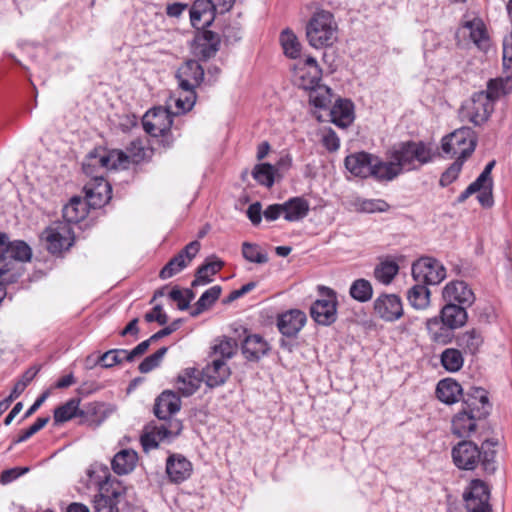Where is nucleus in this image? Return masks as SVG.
Segmentation results:
<instances>
[{
    "label": "nucleus",
    "instance_id": "obj_1",
    "mask_svg": "<svg viewBox=\"0 0 512 512\" xmlns=\"http://www.w3.org/2000/svg\"><path fill=\"white\" fill-rule=\"evenodd\" d=\"M488 392L482 387H470L463 396L461 409L453 416L451 431L459 438L470 437L491 413Z\"/></svg>",
    "mask_w": 512,
    "mask_h": 512
},
{
    "label": "nucleus",
    "instance_id": "obj_2",
    "mask_svg": "<svg viewBox=\"0 0 512 512\" xmlns=\"http://www.w3.org/2000/svg\"><path fill=\"white\" fill-rule=\"evenodd\" d=\"M32 250L23 240L9 241L6 233L0 232V303L6 296L5 285L15 283L22 275L19 262L30 261Z\"/></svg>",
    "mask_w": 512,
    "mask_h": 512
},
{
    "label": "nucleus",
    "instance_id": "obj_3",
    "mask_svg": "<svg viewBox=\"0 0 512 512\" xmlns=\"http://www.w3.org/2000/svg\"><path fill=\"white\" fill-rule=\"evenodd\" d=\"M388 159H395L402 172L419 171L423 166L432 163L438 156L432 143L423 140L400 141L386 152Z\"/></svg>",
    "mask_w": 512,
    "mask_h": 512
},
{
    "label": "nucleus",
    "instance_id": "obj_4",
    "mask_svg": "<svg viewBox=\"0 0 512 512\" xmlns=\"http://www.w3.org/2000/svg\"><path fill=\"white\" fill-rule=\"evenodd\" d=\"M179 88L184 95L179 96L176 101L177 113H186L195 105L197 95L195 89L204 80V69L196 60H187L176 72Z\"/></svg>",
    "mask_w": 512,
    "mask_h": 512
},
{
    "label": "nucleus",
    "instance_id": "obj_5",
    "mask_svg": "<svg viewBox=\"0 0 512 512\" xmlns=\"http://www.w3.org/2000/svg\"><path fill=\"white\" fill-rule=\"evenodd\" d=\"M310 46L321 49L332 46L337 40L338 26L334 15L326 10L314 12L305 28Z\"/></svg>",
    "mask_w": 512,
    "mask_h": 512
},
{
    "label": "nucleus",
    "instance_id": "obj_6",
    "mask_svg": "<svg viewBox=\"0 0 512 512\" xmlns=\"http://www.w3.org/2000/svg\"><path fill=\"white\" fill-rule=\"evenodd\" d=\"M162 420L164 423L159 426L147 425L144 428L140 442L145 452L158 448L160 442L170 443L181 434L182 421L172 416Z\"/></svg>",
    "mask_w": 512,
    "mask_h": 512
},
{
    "label": "nucleus",
    "instance_id": "obj_7",
    "mask_svg": "<svg viewBox=\"0 0 512 512\" xmlns=\"http://www.w3.org/2000/svg\"><path fill=\"white\" fill-rule=\"evenodd\" d=\"M129 156L122 150H105L98 147L89 152L86 161L82 165L83 172L88 176L99 175L97 169H117L126 167Z\"/></svg>",
    "mask_w": 512,
    "mask_h": 512
},
{
    "label": "nucleus",
    "instance_id": "obj_8",
    "mask_svg": "<svg viewBox=\"0 0 512 512\" xmlns=\"http://www.w3.org/2000/svg\"><path fill=\"white\" fill-rule=\"evenodd\" d=\"M477 135L470 127H461L442 138L441 148L445 154L465 161L474 152Z\"/></svg>",
    "mask_w": 512,
    "mask_h": 512
},
{
    "label": "nucleus",
    "instance_id": "obj_9",
    "mask_svg": "<svg viewBox=\"0 0 512 512\" xmlns=\"http://www.w3.org/2000/svg\"><path fill=\"white\" fill-rule=\"evenodd\" d=\"M142 125L144 131L152 137H162L164 147H170L172 140L169 133L172 126L171 113L162 107L149 110L143 116Z\"/></svg>",
    "mask_w": 512,
    "mask_h": 512
},
{
    "label": "nucleus",
    "instance_id": "obj_10",
    "mask_svg": "<svg viewBox=\"0 0 512 512\" xmlns=\"http://www.w3.org/2000/svg\"><path fill=\"white\" fill-rule=\"evenodd\" d=\"M321 298L310 307L312 319L319 325L329 326L337 319V296L331 288L319 286Z\"/></svg>",
    "mask_w": 512,
    "mask_h": 512
},
{
    "label": "nucleus",
    "instance_id": "obj_11",
    "mask_svg": "<svg viewBox=\"0 0 512 512\" xmlns=\"http://www.w3.org/2000/svg\"><path fill=\"white\" fill-rule=\"evenodd\" d=\"M412 276L417 282L437 285L446 278L443 264L432 257H421L412 264Z\"/></svg>",
    "mask_w": 512,
    "mask_h": 512
},
{
    "label": "nucleus",
    "instance_id": "obj_12",
    "mask_svg": "<svg viewBox=\"0 0 512 512\" xmlns=\"http://www.w3.org/2000/svg\"><path fill=\"white\" fill-rule=\"evenodd\" d=\"M494 110V104L484 92L474 93L461 108V116L475 126L485 123Z\"/></svg>",
    "mask_w": 512,
    "mask_h": 512
},
{
    "label": "nucleus",
    "instance_id": "obj_13",
    "mask_svg": "<svg viewBox=\"0 0 512 512\" xmlns=\"http://www.w3.org/2000/svg\"><path fill=\"white\" fill-rule=\"evenodd\" d=\"M463 498L468 512H492L489 487L480 479L471 481Z\"/></svg>",
    "mask_w": 512,
    "mask_h": 512
},
{
    "label": "nucleus",
    "instance_id": "obj_14",
    "mask_svg": "<svg viewBox=\"0 0 512 512\" xmlns=\"http://www.w3.org/2000/svg\"><path fill=\"white\" fill-rule=\"evenodd\" d=\"M200 248L201 244L198 240L188 243L165 264L159 273V277L165 280L181 272L195 258Z\"/></svg>",
    "mask_w": 512,
    "mask_h": 512
},
{
    "label": "nucleus",
    "instance_id": "obj_15",
    "mask_svg": "<svg viewBox=\"0 0 512 512\" xmlns=\"http://www.w3.org/2000/svg\"><path fill=\"white\" fill-rule=\"evenodd\" d=\"M42 235L46 241L48 251L54 255H59L64 250H68L74 242L72 230L67 224L50 226L44 230Z\"/></svg>",
    "mask_w": 512,
    "mask_h": 512
},
{
    "label": "nucleus",
    "instance_id": "obj_16",
    "mask_svg": "<svg viewBox=\"0 0 512 512\" xmlns=\"http://www.w3.org/2000/svg\"><path fill=\"white\" fill-rule=\"evenodd\" d=\"M374 313L386 322H395L403 316V304L396 294L383 293L373 303Z\"/></svg>",
    "mask_w": 512,
    "mask_h": 512
},
{
    "label": "nucleus",
    "instance_id": "obj_17",
    "mask_svg": "<svg viewBox=\"0 0 512 512\" xmlns=\"http://www.w3.org/2000/svg\"><path fill=\"white\" fill-rule=\"evenodd\" d=\"M452 459L461 470H474L480 462L479 447L469 440H463L452 448Z\"/></svg>",
    "mask_w": 512,
    "mask_h": 512
},
{
    "label": "nucleus",
    "instance_id": "obj_18",
    "mask_svg": "<svg viewBox=\"0 0 512 512\" xmlns=\"http://www.w3.org/2000/svg\"><path fill=\"white\" fill-rule=\"evenodd\" d=\"M92 179L84 186L88 204L93 208L104 206L112 197V188L103 175L90 176Z\"/></svg>",
    "mask_w": 512,
    "mask_h": 512
},
{
    "label": "nucleus",
    "instance_id": "obj_19",
    "mask_svg": "<svg viewBox=\"0 0 512 512\" xmlns=\"http://www.w3.org/2000/svg\"><path fill=\"white\" fill-rule=\"evenodd\" d=\"M220 43L221 39L217 33L203 29L199 31L194 38V54L201 60L207 61L214 57L219 51Z\"/></svg>",
    "mask_w": 512,
    "mask_h": 512
},
{
    "label": "nucleus",
    "instance_id": "obj_20",
    "mask_svg": "<svg viewBox=\"0 0 512 512\" xmlns=\"http://www.w3.org/2000/svg\"><path fill=\"white\" fill-rule=\"evenodd\" d=\"M165 470L171 483L180 484L191 476L193 466L184 455L171 453L166 459Z\"/></svg>",
    "mask_w": 512,
    "mask_h": 512
},
{
    "label": "nucleus",
    "instance_id": "obj_21",
    "mask_svg": "<svg viewBox=\"0 0 512 512\" xmlns=\"http://www.w3.org/2000/svg\"><path fill=\"white\" fill-rule=\"evenodd\" d=\"M442 297L446 303L471 306L475 302V295L469 285L464 281H451L445 285Z\"/></svg>",
    "mask_w": 512,
    "mask_h": 512
},
{
    "label": "nucleus",
    "instance_id": "obj_22",
    "mask_svg": "<svg viewBox=\"0 0 512 512\" xmlns=\"http://www.w3.org/2000/svg\"><path fill=\"white\" fill-rule=\"evenodd\" d=\"M231 376V369L223 359H212L202 370V380L209 388L224 385Z\"/></svg>",
    "mask_w": 512,
    "mask_h": 512
},
{
    "label": "nucleus",
    "instance_id": "obj_23",
    "mask_svg": "<svg viewBox=\"0 0 512 512\" xmlns=\"http://www.w3.org/2000/svg\"><path fill=\"white\" fill-rule=\"evenodd\" d=\"M376 155L360 151L347 155L344 159L345 168L355 177L366 179L370 177L373 161Z\"/></svg>",
    "mask_w": 512,
    "mask_h": 512
},
{
    "label": "nucleus",
    "instance_id": "obj_24",
    "mask_svg": "<svg viewBox=\"0 0 512 512\" xmlns=\"http://www.w3.org/2000/svg\"><path fill=\"white\" fill-rule=\"evenodd\" d=\"M306 314L299 309H291L277 317V327L285 337H296L305 325Z\"/></svg>",
    "mask_w": 512,
    "mask_h": 512
},
{
    "label": "nucleus",
    "instance_id": "obj_25",
    "mask_svg": "<svg viewBox=\"0 0 512 512\" xmlns=\"http://www.w3.org/2000/svg\"><path fill=\"white\" fill-rule=\"evenodd\" d=\"M181 408L179 395L171 390L163 391L155 400L154 414L158 419H166L172 416Z\"/></svg>",
    "mask_w": 512,
    "mask_h": 512
},
{
    "label": "nucleus",
    "instance_id": "obj_26",
    "mask_svg": "<svg viewBox=\"0 0 512 512\" xmlns=\"http://www.w3.org/2000/svg\"><path fill=\"white\" fill-rule=\"evenodd\" d=\"M467 305L446 303L440 310L439 318L453 330L463 327L468 320Z\"/></svg>",
    "mask_w": 512,
    "mask_h": 512
},
{
    "label": "nucleus",
    "instance_id": "obj_27",
    "mask_svg": "<svg viewBox=\"0 0 512 512\" xmlns=\"http://www.w3.org/2000/svg\"><path fill=\"white\" fill-rule=\"evenodd\" d=\"M401 174L403 172L395 159L383 161L380 157L376 156V160L373 161L370 177L379 182H390Z\"/></svg>",
    "mask_w": 512,
    "mask_h": 512
},
{
    "label": "nucleus",
    "instance_id": "obj_28",
    "mask_svg": "<svg viewBox=\"0 0 512 512\" xmlns=\"http://www.w3.org/2000/svg\"><path fill=\"white\" fill-rule=\"evenodd\" d=\"M426 329L429 339L435 344L447 345L456 337L454 330L445 325V323L437 316L427 319Z\"/></svg>",
    "mask_w": 512,
    "mask_h": 512
},
{
    "label": "nucleus",
    "instance_id": "obj_29",
    "mask_svg": "<svg viewBox=\"0 0 512 512\" xmlns=\"http://www.w3.org/2000/svg\"><path fill=\"white\" fill-rule=\"evenodd\" d=\"M331 121L340 128L350 126L354 119V104L350 99H337L330 109Z\"/></svg>",
    "mask_w": 512,
    "mask_h": 512
},
{
    "label": "nucleus",
    "instance_id": "obj_30",
    "mask_svg": "<svg viewBox=\"0 0 512 512\" xmlns=\"http://www.w3.org/2000/svg\"><path fill=\"white\" fill-rule=\"evenodd\" d=\"M218 14L216 7L211 0H195L190 9V20L194 27H198L202 18L204 22L203 27H208L215 20Z\"/></svg>",
    "mask_w": 512,
    "mask_h": 512
},
{
    "label": "nucleus",
    "instance_id": "obj_31",
    "mask_svg": "<svg viewBox=\"0 0 512 512\" xmlns=\"http://www.w3.org/2000/svg\"><path fill=\"white\" fill-rule=\"evenodd\" d=\"M465 394L460 383L452 378L440 380L436 387L437 398L447 405L457 403L460 399L463 401Z\"/></svg>",
    "mask_w": 512,
    "mask_h": 512
},
{
    "label": "nucleus",
    "instance_id": "obj_32",
    "mask_svg": "<svg viewBox=\"0 0 512 512\" xmlns=\"http://www.w3.org/2000/svg\"><path fill=\"white\" fill-rule=\"evenodd\" d=\"M270 350L267 341L258 334L248 335L242 343V353L249 361H258Z\"/></svg>",
    "mask_w": 512,
    "mask_h": 512
},
{
    "label": "nucleus",
    "instance_id": "obj_33",
    "mask_svg": "<svg viewBox=\"0 0 512 512\" xmlns=\"http://www.w3.org/2000/svg\"><path fill=\"white\" fill-rule=\"evenodd\" d=\"M201 382L196 368H186L177 376L176 388L182 396L189 397L199 389Z\"/></svg>",
    "mask_w": 512,
    "mask_h": 512
},
{
    "label": "nucleus",
    "instance_id": "obj_34",
    "mask_svg": "<svg viewBox=\"0 0 512 512\" xmlns=\"http://www.w3.org/2000/svg\"><path fill=\"white\" fill-rule=\"evenodd\" d=\"M456 344L466 353L476 355L483 345L484 338L479 329L472 328L455 337Z\"/></svg>",
    "mask_w": 512,
    "mask_h": 512
},
{
    "label": "nucleus",
    "instance_id": "obj_35",
    "mask_svg": "<svg viewBox=\"0 0 512 512\" xmlns=\"http://www.w3.org/2000/svg\"><path fill=\"white\" fill-rule=\"evenodd\" d=\"M138 461L137 453L132 449H122L111 461V467L117 475H126L134 470Z\"/></svg>",
    "mask_w": 512,
    "mask_h": 512
},
{
    "label": "nucleus",
    "instance_id": "obj_36",
    "mask_svg": "<svg viewBox=\"0 0 512 512\" xmlns=\"http://www.w3.org/2000/svg\"><path fill=\"white\" fill-rule=\"evenodd\" d=\"M224 266L222 260L216 259L215 256L207 258L205 263L199 266L192 281V287L208 284L212 281L211 276L217 274Z\"/></svg>",
    "mask_w": 512,
    "mask_h": 512
},
{
    "label": "nucleus",
    "instance_id": "obj_37",
    "mask_svg": "<svg viewBox=\"0 0 512 512\" xmlns=\"http://www.w3.org/2000/svg\"><path fill=\"white\" fill-rule=\"evenodd\" d=\"M284 219L289 222L300 221L310 210L309 202L302 197H293L283 203Z\"/></svg>",
    "mask_w": 512,
    "mask_h": 512
},
{
    "label": "nucleus",
    "instance_id": "obj_38",
    "mask_svg": "<svg viewBox=\"0 0 512 512\" xmlns=\"http://www.w3.org/2000/svg\"><path fill=\"white\" fill-rule=\"evenodd\" d=\"M237 349L238 344L234 338L222 336L214 340L209 356L212 359H223L226 362L236 354Z\"/></svg>",
    "mask_w": 512,
    "mask_h": 512
},
{
    "label": "nucleus",
    "instance_id": "obj_39",
    "mask_svg": "<svg viewBox=\"0 0 512 512\" xmlns=\"http://www.w3.org/2000/svg\"><path fill=\"white\" fill-rule=\"evenodd\" d=\"M105 473L106 475L104 480L99 482L101 492L97 496H108L112 503L118 504L119 498L123 497L125 494V488L116 479H111V475L109 474L107 467H105Z\"/></svg>",
    "mask_w": 512,
    "mask_h": 512
},
{
    "label": "nucleus",
    "instance_id": "obj_40",
    "mask_svg": "<svg viewBox=\"0 0 512 512\" xmlns=\"http://www.w3.org/2000/svg\"><path fill=\"white\" fill-rule=\"evenodd\" d=\"M464 27L469 29L470 39L480 50L486 51L489 48V36L481 19L468 21Z\"/></svg>",
    "mask_w": 512,
    "mask_h": 512
},
{
    "label": "nucleus",
    "instance_id": "obj_41",
    "mask_svg": "<svg viewBox=\"0 0 512 512\" xmlns=\"http://www.w3.org/2000/svg\"><path fill=\"white\" fill-rule=\"evenodd\" d=\"M410 305L417 310H424L430 304V290L425 284H416L407 291Z\"/></svg>",
    "mask_w": 512,
    "mask_h": 512
},
{
    "label": "nucleus",
    "instance_id": "obj_42",
    "mask_svg": "<svg viewBox=\"0 0 512 512\" xmlns=\"http://www.w3.org/2000/svg\"><path fill=\"white\" fill-rule=\"evenodd\" d=\"M296 76L298 86L304 90H309L315 88L319 85V82L322 77V69L321 68H305V67H296Z\"/></svg>",
    "mask_w": 512,
    "mask_h": 512
},
{
    "label": "nucleus",
    "instance_id": "obj_43",
    "mask_svg": "<svg viewBox=\"0 0 512 512\" xmlns=\"http://www.w3.org/2000/svg\"><path fill=\"white\" fill-rule=\"evenodd\" d=\"M79 405V398H71L64 404L56 407L53 415L55 424L67 422L76 416L80 417Z\"/></svg>",
    "mask_w": 512,
    "mask_h": 512
},
{
    "label": "nucleus",
    "instance_id": "obj_44",
    "mask_svg": "<svg viewBox=\"0 0 512 512\" xmlns=\"http://www.w3.org/2000/svg\"><path fill=\"white\" fill-rule=\"evenodd\" d=\"M222 288L219 285L207 289L195 303L194 309L190 312L192 317H196L209 309L220 297Z\"/></svg>",
    "mask_w": 512,
    "mask_h": 512
},
{
    "label": "nucleus",
    "instance_id": "obj_45",
    "mask_svg": "<svg viewBox=\"0 0 512 512\" xmlns=\"http://www.w3.org/2000/svg\"><path fill=\"white\" fill-rule=\"evenodd\" d=\"M498 444L495 440L487 439L482 442L480 451L481 457L480 462L483 470L488 474H493L496 471V450L494 447Z\"/></svg>",
    "mask_w": 512,
    "mask_h": 512
},
{
    "label": "nucleus",
    "instance_id": "obj_46",
    "mask_svg": "<svg viewBox=\"0 0 512 512\" xmlns=\"http://www.w3.org/2000/svg\"><path fill=\"white\" fill-rule=\"evenodd\" d=\"M440 362L446 371L451 373L458 372L464 364L462 351L456 348H447L442 351Z\"/></svg>",
    "mask_w": 512,
    "mask_h": 512
},
{
    "label": "nucleus",
    "instance_id": "obj_47",
    "mask_svg": "<svg viewBox=\"0 0 512 512\" xmlns=\"http://www.w3.org/2000/svg\"><path fill=\"white\" fill-rule=\"evenodd\" d=\"M352 206L356 212L376 213L386 212L390 209V205L382 199H365L357 197L353 200Z\"/></svg>",
    "mask_w": 512,
    "mask_h": 512
},
{
    "label": "nucleus",
    "instance_id": "obj_48",
    "mask_svg": "<svg viewBox=\"0 0 512 512\" xmlns=\"http://www.w3.org/2000/svg\"><path fill=\"white\" fill-rule=\"evenodd\" d=\"M280 43L284 54L292 59H296L301 53V44L295 33L289 28L284 29L280 34Z\"/></svg>",
    "mask_w": 512,
    "mask_h": 512
},
{
    "label": "nucleus",
    "instance_id": "obj_49",
    "mask_svg": "<svg viewBox=\"0 0 512 512\" xmlns=\"http://www.w3.org/2000/svg\"><path fill=\"white\" fill-rule=\"evenodd\" d=\"M309 101L316 108L328 109L332 103V91L324 85H317L313 89H309Z\"/></svg>",
    "mask_w": 512,
    "mask_h": 512
},
{
    "label": "nucleus",
    "instance_id": "obj_50",
    "mask_svg": "<svg viewBox=\"0 0 512 512\" xmlns=\"http://www.w3.org/2000/svg\"><path fill=\"white\" fill-rule=\"evenodd\" d=\"M349 294L354 300L364 303L372 298L373 288L368 280L360 278L353 281L349 289Z\"/></svg>",
    "mask_w": 512,
    "mask_h": 512
},
{
    "label": "nucleus",
    "instance_id": "obj_51",
    "mask_svg": "<svg viewBox=\"0 0 512 512\" xmlns=\"http://www.w3.org/2000/svg\"><path fill=\"white\" fill-rule=\"evenodd\" d=\"M399 266L395 261H382L374 269L375 278L382 284L388 285L398 274Z\"/></svg>",
    "mask_w": 512,
    "mask_h": 512
},
{
    "label": "nucleus",
    "instance_id": "obj_52",
    "mask_svg": "<svg viewBox=\"0 0 512 512\" xmlns=\"http://www.w3.org/2000/svg\"><path fill=\"white\" fill-rule=\"evenodd\" d=\"M275 168L269 163H261L254 166L252 176L258 184L271 188L274 184Z\"/></svg>",
    "mask_w": 512,
    "mask_h": 512
},
{
    "label": "nucleus",
    "instance_id": "obj_53",
    "mask_svg": "<svg viewBox=\"0 0 512 512\" xmlns=\"http://www.w3.org/2000/svg\"><path fill=\"white\" fill-rule=\"evenodd\" d=\"M83 206V203L78 198H73L68 204L63 207L62 214L66 221L65 224L78 223L85 217V211L79 207Z\"/></svg>",
    "mask_w": 512,
    "mask_h": 512
},
{
    "label": "nucleus",
    "instance_id": "obj_54",
    "mask_svg": "<svg viewBox=\"0 0 512 512\" xmlns=\"http://www.w3.org/2000/svg\"><path fill=\"white\" fill-rule=\"evenodd\" d=\"M106 416L105 405L101 402H90L80 408V417L90 418L93 422L101 423Z\"/></svg>",
    "mask_w": 512,
    "mask_h": 512
},
{
    "label": "nucleus",
    "instance_id": "obj_55",
    "mask_svg": "<svg viewBox=\"0 0 512 512\" xmlns=\"http://www.w3.org/2000/svg\"><path fill=\"white\" fill-rule=\"evenodd\" d=\"M242 256L248 262L257 264H265L269 260L267 253L262 252L257 244L250 242H243Z\"/></svg>",
    "mask_w": 512,
    "mask_h": 512
},
{
    "label": "nucleus",
    "instance_id": "obj_56",
    "mask_svg": "<svg viewBox=\"0 0 512 512\" xmlns=\"http://www.w3.org/2000/svg\"><path fill=\"white\" fill-rule=\"evenodd\" d=\"M167 347H161L155 353L147 356L138 366V370L143 373H149L153 369L157 368L162 362L165 354L167 353Z\"/></svg>",
    "mask_w": 512,
    "mask_h": 512
},
{
    "label": "nucleus",
    "instance_id": "obj_57",
    "mask_svg": "<svg viewBox=\"0 0 512 512\" xmlns=\"http://www.w3.org/2000/svg\"><path fill=\"white\" fill-rule=\"evenodd\" d=\"M510 79L506 78L505 80L500 79H492L488 82L487 90L484 92V95L488 96V99L492 101L494 104V101L498 99L500 96L508 93V90L506 89V85L509 84Z\"/></svg>",
    "mask_w": 512,
    "mask_h": 512
},
{
    "label": "nucleus",
    "instance_id": "obj_58",
    "mask_svg": "<svg viewBox=\"0 0 512 512\" xmlns=\"http://www.w3.org/2000/svg\"><path fill=\"white\" fill-rule=\"evenodd\" d=\"M465 161L456 159L441 175L439 184L441 187H447L459 177L462 166Z\"/></svg>",
    "mask_w": 512,
    "mask_h": 512
},
{
    "label": "nucleus",
    "instance_id": "obj_59",
    "mask_svg": "<svg viewBox=\"0 0 512 512\" xmlns=\"http://www.w3.org/2000/svg\"><path fill=\"white\" fill-rule=\"evenodd\" d=\"M49 420V416L37 418V420L29 428L20 432L19 436L13 440L12 444H19L27 441L30 437L44 428Z\"/></svg>",
    "mask_w": 512,
    "mask_h": 512
},
{
    "label": "nucleus",
    "instance_id": "obj_60",
    "mask_svg": "<svg viewBox=\"0 0 512 512\" xmlns=\"http://www.w3.org/2000/svg\"><path fill=\"white\" fill-rule=\"evenodd\" d=\"M122 354H125V349H111L102 354L98 363L104 368H111L123 362Z\"/></svg>",
    "mask_w": 512,
    "mask_h": 512
},
{
    "label": "nucleus",
    "instance_id": "obj_61",
    "mask_svg": "<svg viewBox=\"0 0 512 512\" xmlns=\"http://www.w3.org/2000/svg\"><path fill=\"white\" fill-rule=\"evenodd\" d=\"M321 142L329 152H336L340 148V139L332 128L325 130Z\"/></svg>",
    "mask_w": 512,
    "mask_h": 512
},
{
    "label": "nucleus",
    "instance_id": "obj_62",
    "mask_svg": "<svg viewBox=\"0 0 512 512\" xmlns=\"http://www.w3.org/2000/svg\"><path fill=\"white\" fill-rule=\"evenodd\" d=\"M95 512H119L117 503H112L111 500L106 497L95 496L94 499Z\"/></svg>",
    "mask_w": 512,
    "mask_h": 512
},
{
    "label": "nucleus",
    "instance_id": "obj_63",
    "mask_svg": "<svg viewBox=\"0 0 512 512\" xmlns=\"http://www.w3.org/2000/svg\"><path fill=\"white\" fill-rule=\"evenodd\" d=\"M28 471H29L28 467H14L11 469L4 470L1 473L0 482L2 484H8V483L16 480L18 477L24 475Z\"/></svg>",
    "mask_w": 512,
    "mask_h": 512
},
{
    "label": "nucleus",
    "instance_id": "obj_64",
    "mask_svg": "<svg viewBox=\"0 0 512 512\" xmlns=\"http://www.w3.org/2000/svg\"><path fill=\"white\" fill-rule=\"evenodd\" d=\"M247 217L254 226H258L262 221V205L260 202L252 203L247 209Z\"/></svg>",
    "mask_w": 512,
    "mask_h": 512
}]
</instances>
